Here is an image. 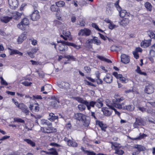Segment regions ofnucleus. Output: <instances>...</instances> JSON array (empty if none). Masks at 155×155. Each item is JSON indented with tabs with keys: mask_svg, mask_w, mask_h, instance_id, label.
<instances>
[{
	"mask_svg": "<svg viewBox=\"0 0 155 155\" xmlns=\"http://www.w3.org/2000/svg\"><path fill=\"white\" fill-rule=\"evenodd\" d=\"M119 1H117L114 3L115 7L119 12L120 16L122 18H128L130 15L129 12H127L126 10H121V8L119 5Z\"/></svg>",
	"mask_w": 155,
	"mask_h": 155,
	"instance_id": "f257e3e1",
	"label": "nucleus"
},
{
	"mask_svg": "<svg viewBox=\"0 0 155 155\" xmlns=\"http://www.w3.org/2000/svg\"><path fill=\"white\" fill-rule=\"evenodd\" d=\"M111 144V147L112 149L115 150V153L118 155H122L124 153V151L121 150L119 149L120 147L118 146V145L116 143H113L112 142H110Z\"/></svg>",
	"mask_w": 155,
	"mask_h": 155,
	"instance_id": "f03ea898",
	"label": "nucleus"
},
{
	"mask_svg": "<svg viewBox=\"0 0 155 155\" xmlns=\"http://www.w3.org/2000/svg\"><path fill=\"white\" fill-rule=\"evenodd\" d=\"M62 41L66 42V41L60 40L58 41L57 42L58 43H61V44H59V47L58 48V50L60 51H66L68 50V47L66 44L64 43Z\"/></svg>",
	"mask_w": 155,
	"mask_h": 155,
	"instance_id": "7ed1b4c3",
	"label": "nucleus"
},
{
	"mask_svg": "<svg viewBox=\"0 0 155 155\" xmlns=\"http://www.w3.org/2000/svg\"><path fill=\"white\" fill-rule=\"evenodd\" d=\"M31 19L33 21H37L40 18L39 12L37 10H34L32 13L30 15Z\"/></svg>",
	"mask_w": 155,
	"mask_h": 155,
	"instance_id": "20e7f679",
	"label": "nucleus"
},
{
	"mask_svg": "<svg viewBox=\"0 0 155 155\" xmlns=\"http://www.w3.org/2000/svg\"><path fill=\"white\" fill-rule=\"evenodd\" d=\"M8 3L10 8L12 9H15L18 6V0H8Z\"/></svg>",
	"mask_w": 155,
	"mask_h": 155,
	"instance_id": "39448f33",
	"label": "nucleus"
},
{
	"mask_svg": "<svg viewBox=\"0 0 155 155\" xmlns=\"http://www.w3.org/2000/svg\"><path fill=\"white\" fill-rule=\"evenodd\" d=\"M63 35H61L60 37L62 38L65 40L68 39L70 40L72 38L71 33L69 31H64L63 32Z\"/></svg>",
	"mask_w": 155,
	"mask_h": 155,
	"instance_id": "423d86ee",
	"label": "nucleus"
},
{
	"mask_svg": "<svg viewBox=\"0 0 155 155\" xmlns=\"http://www.w3.org/2000/svg\"><path fill=\"white\" fill-rule=\"evenodd\" d=\"M113 75L117 78L119 79L122 83H125L128 82V80L124 77L121 74H118L117 72H114Z\"/></svg>",
	"mask_w": 155,
	"mask_h": 155,
	"instance_id": "0eeeda50",
	"label": "nucleus"
},
{
	"mask_svg": "<svg viewBox=\"0 0 155 155\" xmlns=\"http://www.w3.org/2000/svg\"><path fill=\"white\" fill-rule=\"evenodd\" d=\"M144 123L143 120L140 117L136 118L135 121L133 124V126L135 128H137L139 126L143 125Z\"/></svg>",
	"mask_w": 155,
	"mask_h": 155,
	"instance_id": "6e6552de",
	"label": "nucleus"
},
{
	"mask_svg": "<svg viewBox=\"0 0 155 155\" xmlns=\"http://www.w3.org/2000/svg\"><path fill=\"white\" fill-rule=\"evenodd\" d=\"M74 118L76 120L82 121H84L86 119V116L81 113L75 114L74 115Z\"/></svg>",
	"mask_w": 155,
	"mask_h": 155,
	"instance_id": "1a4fd4ad",
	"label": "nucleus"
},
{
	"mask_svg": "<svg viewBox=\"0 0 155 155\" xmlns=\"http://www.w3.org/2000/svg\"><path fill=\"white\" fill-rule=\"evenodd\" d=\"M27 33L24 32L18 37L17 41L18 44H20L27 38Z\"/></svg>",
	"mask_w": 155,
	"mask_h": 155,
	"instance_id": "9d476101",
	"label": "nucleus"
},
{
	"mask_svg": "<svg viewBox=\"0 0 155 155\" xmlns=\"http://www.w3.org/2000/svg\"><path fill=\"white\" fill-rule=\"evenodd\" d=\"M91 33V31L89 29L85 28L80 30L78 34L79 35L88 36L90 35Z\"/></svg>",
	"mask_w": 155,
	"mask_h": 155,
	"instance_id": "9b49d317",
	"label": "nucleus"
},
{
	"mask_svg": "<svg viewBox=\"0 0 155 155\" xmlns=\"http://www.w3.org/2000/svg\"><path fill=\"white\" fill-rule=\"evenodd\" d=\"M151 41V39L144 40L141 42L140 46L143 48H147L150 45Z\"/></svg>",
	"mask_w": 155,
	"mask_h": 155,
	"instance_id": "f8f14e48",
	"label": "nucleus"
},
{
	"mask_svg": "<svg viewBox=\"0 0 155 155\" xmlns=\"http://www.w3.org/2000/svg\"><path fill=\"white\" fill-rule=\"evenodd\" d=\"M52 101L50 102L51 105L54 107H56L58 103H59V99L54 96L51 97Z\"/></svg>",
	"mask_w": 155,
	"mask_h": 155,
	"instance_id": "ddd939ff",
	"label": "nucleus"
},
{
	"mask_svg": "<svg viewBox=\"0 0 155 155\" xmlns=\"http://www.w3.org/2000/svg\"><path fill=\"white\" fill-rule=\"evenodd\" d=\"M41 129L42 130V129H43V131L45 133H51L55 132L56 131V129L52 127L51 125V126H48V127L45 129L42 127H41Z\"/></svg>",
	"mask_w": 155,
	"mask_h": 155,
	"instance_id": "4468645a",
	"label": "nucleus"
},
{
	"mask_svg": "<svg viewBox=\"0 0 155 155\" xmlns=\"http://www.w3.org/2000/svg\"><path fill=\"white\" fill-rule=\"evenodd\" d=\"M121 61L124 64H127L130 61L129 57L125 54H122L121 56Z\"/></svg>",
	"mask_w": 155,
	"mask_h": 155,
	"instance_id": "2eb2a0df",
	"label": "nucleus"
},
{
	"mask_svg": "<svg viewBox=\"0 0 155 155\" xmlns=\"http://www.w3.org/2000/svg\"><path fill=\"white\" fill-rule=\"evenodd\" d=\"M95 103V101H91L88 102L86 101L84 105L86 106L87 109L90 110L91 107H94Z\"/></svg>",
	"mask_w": 155,
	"mask_h": 155,
	"instance_id": "dca6fc26",
	"label": "nucleus"
},
{
	"mask_svg": "<svg viewBox=\"0 0 155 155\" xmlns=\"http://www.w3.org/2000/svg\"><path fill=\"white\" fill-rule=\"evenodd\" d=\"M113 77L110 74H107L104 78V80L107 83H111L113 81Z\"/></svg>",
	"mask_w": 155,
	"mask_h": 155,
	"instance_id": "f3484780",
	"label": "nucleus"
},
{
	"mask_svg": "<svg viewBox=\"0 0 155 155\" xmlns=\"http://www.w3.org/2000/svg\"><path fill=\"white\" fill-rule=\"evenodd\" d=\"M145 92L148 94H151L154 92V89L153 87L149 85L145 87Z\"/></svg>",
	"mask_w": 155,
	"mask_h": 155,
	"instance_id": "a211bd4d",
	"label": "nucleus"
},
{
	"mask_svg": "<svg viewBox=\"0 0 155 155\" xmlns=\"http://www.w3.org/2000/svg\"><path fill=\"white\" fill-rule=\"evenodd\" d=\"M113 110L111 108L105 107L103 110V112L105 116H110L111 115Z\"/></svg>",
	"mask_w": 155,
	"mask_h": 155,
	"instance_id": "6ab92c4d",
	"label": "nucleus"
},
{
	"mask_svg": "<svg viewBox=\"0 0 155 155\" xmlns=\"http://www.w3.org/2000/svg\"><path fill=\"white\" fill-rule=\"evenodd\" d=\"M38 50L37 48H35L31 49V51H28L27 54L31 58H33L34 57V54L36 53Z\"/></svg>",
	"mask_w": 155,
	"mask_h": 155,
	"instance_id": "aec40b11",
	"label": "nucleus"
},
{
	"mask_svg": "<svg viewBox=\"0 0 155 155\" xmlns=\"http://www.w3.org/2000/svg\"><path fill=\"white\" fill-rule=\"evenodd\" d=\"M58 116L55 115L54 113H51L49 114L48 117V119L50 121H53L55 120L58 119Z\"/></svg>",
	"mask_w": 155,
	"mask_h": 155,
	"instance_id": "412c9836",
	"label": "nucleus"
},
{
	"mask_svg": "<svg viewBox=\"0 0 155 155\" xmlns=\"http://www.w3.org/2000/svg\"><path fill=\"white\" fill-rule=\"evenodd\" d=\"M96 124L97 125H98L100 126L102 130L104 131H105L106 128V125L104 124L102 122L100 121L99 120H96Z\"/></svg>",
	"mask_w": 155,
	"mask_h": 155,
	"instance_id": "4be33fe9",
	"label": "nucleus"
},
{
	"mask_svg": "<svg viewBox=\"0 0 155 155\" xmlns=\"http://www.w3.org/2000/svg\"><path fill=\"white\" fill-rule=\"evenodd\" d=\"M129 20L128 18H124L120 22V25L122 26H126L129 23Z\"/></svg>",
	"mask_w": 155,
	"mask_h": 155,
	"instance_id": "5701e85b",
	"label": "nucleus"
},
{
	"mask_svg": "<svg viewBox=\"0 0 155 155\" xmlns=\"http://www.w3.org/2000/svg\"><path fill=\"white\" fill-rule=\"evenodd\" d=\"M12 18V17L2 16L1 17V21L4 23H7Z\"/></svg>",
	"mask_w": 155,
	"mask_h": 155,
	"instance_id": "b1692460",
	"label": "nucleus"
},
{
	"mask_svg": "<svg viewBox=\"0 0 155 155\" xmlns=\"http://www.w3.org/2000/svg\"><path fill=\"white\" fill-rule=\"evenodd\" d=\"M12 18L18 20L19 19L21 15V14L19 12H15L12 13Z\"/></svg>",
	"mask_w": 155,
	"mask_h": 155,
	"instance_id": "393cba45",
	"label": "nucleus"
},
{
	"mask_svg": "<svg viewBox=\"0 0 155 155\" xmlns=\"http://www.w3.org/2000/svg\"><path fill=\"white\" fill-rule=\"evenodd\" d=\"M17 26L18 28L22 31H24L26 29L28 28L29 27L26 26V25H25L23 23H21V22L19 23L17 25Z\"/></svg>",
	"mask_w": 155,
	"mask_h": 155,
	"instance_id": "a878e982",
	"label": "nucleus"
},
{
	"mask_svg": "<svg viewBox=\"0 0 155 155\" xmlns=\"http://www.w3.org/2000/svg\"><path fill=\"white\" fill-rule=\"evenodd\" d=\"M147 136V135L144 134H141L140 133L139 136L138 137L135 138H131V139L133 140H140L141 139L146 137Z\"/></svg>",
	"mask_w": 155,
	"mask_h": 155,
	"instance_id": "bb28decb",
	"label": "nucleus"
},
{
	"mask_svg": "<svg viewBox=\"0 0 155 155\" xmlns=\"http://www.w3.org/2000/svg\"><path fill=\"white\" fill-rule=\"evenodd\" d=\"M59 87L67 89L70 87V84L68 82H63L59 85Z\"/></svg>",
	"mask_w": 155,
	"mask_h": 155,
	"instance_id": "cd10ccee",
	"label": "nucleus"
},
{
	"mask_svg": "<svg viewBox=\"0 0 155 155\" xmlns=\"http://www.w3.org/2000/svg\"><path fill=\"white\" fill-rule=\"evenodd\" d=\"M41 124L43 125H47L51 126L52 125V123L50 122L48 120L42 119L41 120Z\"/></svg>",
	"mask_w": 155,
	"mask_h": 155,
	"instance_id": "c85d7f7f",
	"label": "nucleus"
},
{
	"mask_svg": "<svg viewBox=\"0 0 155 155\" xmlns=\"http://www.w3.org/2000/svg\"><path fill=\"white\" fill-rule=\"evenodd\" d=\"M58 153L56 149L51 148L48 150V155H58Z\"/></svg>",
	"mask_w": 155,
	"mask_h": 155,
	"instance_id": "c756f323",
	"label": "nucleus"
},
{
	"mask_svg": "<svg viewBox=\"0 0 155 155\" xmlns=\"http://www.w3.org/2000/svg\"><path fill=\"white\" fill-rule=\"evenodd\" d=\"M95 105L99 108L101 107L103 105L102 99H98L95 101Z\"/></svg>",
	"mask_w": 155,
	"mask_h": 155,
	"instance_id": "7c9ffc66",
	"label": "nucleus"
},
{
	"mask_svg": "<svg viewBox=\"0 0 155 155\" xmlns=\"http://www.w3.org/2000/svg\"><path fill=\"white\" fill-rule=\"evenodd\" d=\"M62 42L66 44L68 46H72L77 49H79L81 48V46L80 45H77L73 43H71L68 42L62 41Z\"/></svg>",
	"mask_w": 155,
	"mask_h": 155,
	"instance_id": "2f4dec72",
	"label": "nucleus"
},
{
	"mask_svg": "<svg viewBox=\"0 0 155 155\" xmlns=\"http://www.w3.org/2000/svg\"><path fill=\"white\" fill-rule=\"evenodd\" d=\"M24 140L32 147H35L36 145L35 142L30 139H24Z\"/></svg>",
	"mask_w": 155,
	"mask_h": 155,
	"instance_id": "473e14b6",
	"label": "nucleus"
},
{
	"mask_svg": "<svg viewBox=\"0 0 155 155\" xmlns=\"http://www.w3.org/2000/svg\"><path fill=\"white\" fill-rule=\"evenodd\" d=\"M122 49V47L120 46H117L115 45L112 46L110 48L112 51H119Z\"/></svg>",
	"mask_w": 155,
	"mask_h": 155,
	"instance_id": "72a5a7b5",
	"label": "nucleus"
},
{
	"mask_svg": "<svg viewBox=\"0 0 155 155\" xmlns=\"http://www.w3.org/2000/svg\"><path fill=\"white\" fill-rule=\"evenodd\" d=\"M93 43L97 45H100L101 44V42L100 40L98 39L97 37H94L93 38Z\"/></svg>",
	"mask_w": 155,
	"mask_h": 155,
	"instance_id": "f704fd0d",
	"label": "nucleus"
},
{
	"mask_svg": "<svg viewBox=\"0 0 155 155\" xmlns=\"http://www.w3.org/2000/svg\"><path fill=\"white\" fill-rule=\"evenodd\" d=\"M135 71L138 74H140L144 76H147V74L145 72H143L141 71L140 67L139 66H137V68L135 70Z\"/></svg>",
	"mask_w": 155,
	"mask_h": 155,
	"instance_id": "c9c22d12",
	"label": "nucleus"
},
{
	"mask_svg": "<svg viewBox=\"0 0 155 155\" xmlns=\"http://www.w3.org/2000/svg\"><path fill=\"white\" fill-rule=\"evenodd\" d=\"M135 148L137 149L138 152L143 151L144 150V147L140 145H136L134 147Z\"/></svg>",
	"mask_w": 155,
	"mask_h": 155,
	"instance_id": "e433bc0d",
	"label": "nucleus"
},
{
	"mask_svg": "<svg viewBox=\"0 0 155 155\" xmlns=\"http://www.w3.org/2000/svg\"><path fill=\"white\" fill-rule=\"evenodd\" d=\"M97 58L100 60L107 63H111V61L110 60L102 56H98Z\"/></svg>",
	"mask_w": 155,
	"mask_h": 155,
	"instance_id": "4c0bfd02",
	"label": "nucleus"
},
{
	"mask_svg": "<svg viewBox=\"0 0 155 155\" xmlns=\"http://www.w3.org/2000/svg\"><path fill=\"white\" fill-rule=\"evenodd\" d=\"M81 150L87 155H95V153L92 151H89L84 150V147H81Z\"/></svg>",
	"mask_w": 155,
	"mask_h": 155,
	"instance_id": "58836bf2",
	"label": "nucleus"
},
{
	"mask_svg": "<svg viewBox=\"0 0 155 155\" xmlns=\"http://www.w3.org/2000/svg\"><path fill=\"white\" fill-rule=\"evenodd\" d=\"M144 5L147 10L151 11L152 10V6L150 3L148 2H146Z\"/></svg>",
	"mask_w": 155,
	"mask_h": 155,
	"instance_id": "ea45409f",
	"label": "nucleus"
},
{
	"mask_svg": "<svg viewBox=\"0 0 155 155\" xmlns=\"http://www.w3.org/2000/svg\"><path fill=\"white\" fill-rule=\"evenodd\" d=\"M56 5L57 7H61L64 6L65 5V3L64 2L60 1L56 2Z\"/></svg>",
	"mask_w": 155,
	"mask_h": 155,
	"instance_id": "a19ab883",
	"label": "nucleus"
},
{
	"mask_svg": "<svg viewBox=\"0 0 155 155\" xmlns=\"http://www.w3.org/2000/svg\"><path fill=\"white\" fill-rule=\"evenodd\" d=\"M21 23H23L25 25H26V26L29 27V22L28 18H24L21 21Z\"/></svg>",
	"mask_w": 155,
	"mask_h": 155,
	"instance_id": "79ce46f5",
	"label": "nucleus"
},
{
	"mask_svg": "<svg viewBox=\"0 0 155 155\" xmlns=\"http://www.w3.org/2000/svg\"><path fill=\"white\" fill-rule=\"evenodd\" d=\"M105 103L106 105L109 108H111L112 109L114 107V104L111 103L109 99H106L105 101Z\"/></svg>",
	"mask_w": 155,
	"mask_h": 155,
	"instance_id": "37998d69",
	"label": "nucleus"
},
{
	"mask_svg": "<svg viewBox=\"0 0 155 155\" xmlns=\"http://www.w3.org/2000/svg\"><path fill=\"white\" fill-rule=\"evenodd\" d=\"M14 54H18L20 56H22L23 55V53L18 50H13L12 51L10 54L13 55Z\"/></svg>",
	"mask_w": 155,
	"mask_h": 155,
	"instance_id": "c03bdc74",
	"label": "nucleus"
},
{
	"mask_svg": "<svg viewBox=\"0 0 155 155\" xmlns=\"http://www.w3.org/2000/svg\"><path fill=\"white\" fill-rule=\"evenodd\" d=\"M13 122L24 123L25 121L23 120L21 118L17 117H15L14 118Z\"/></svg>",
	"mask_w": 155,
	"mask_h": 155,
	"instance_id": "a18cd8bd",
	"label": "nucleus"
},
{
	"mask_svg": "<svg viewBox=\"0 0 155 155\" xmlns=\"http://www.w3.org/2000/svg\"><path fill=\"white\" fill-rule=\"evenodd\" d=\"M75 100L77 101L78 102L80 103L81 104H85V102L86 100H84L82 98L80 97H76L75 98Z\"/></svg>",
	"mask_w": 155,
	"mask_h": 155,
	"instance_id": "49530a36",
	"label": "nucleus"
},
{
	"mask_svg": "<svg viewBox=\"0 0 155 155\" xmlns=\"http://www.w3.org/2000/svg\"><path fill=\"white\" fill-rule=\"evenodd\" d=\"M68 145L69 146L76 147L78 146V144L76 142L70 140Z\"/></svg>",
	"mask_w": 155,
	"mask_h": 155,
	"instance_id": "de8ad7c7",
	"label": "nucleus"
},
{
	"mask_svg": "<svg viewBox=\"0 0 155 155\" xmlns=\"http://www.w3.org/2000/svg\"><path fill=\"white\" fill-rule=\"evenodd\" d=\"M146 112L147 113L151 114L152 115L155 114V110L151 108H149L147 110H146Z\"/></svg>",
	"mask_w": 155,
	"mask_h": 155,
	"instance_id": "09e8293b",
	"label": "nucleus"
},
{
	"mask_svg": "<svg viewBox=\"0 0 155 155\" xmlns=\"http://www.w3.org/2000/svg\"><path fill=\"white\" fill-rule=\"evenodd\" d=\"M125 109L130 111H133L134 109V107L131 105L126 106L125 107Z\"/></svg>",
	"mask_w": 155,
	"mask_h": 155,
	"instance_id": "8fccbe9b",
	"label": "nucleus"
},
{
	"mask_svg": "<svg viewBox=\"0 0 155 155\" xmlns=\"http://www.w3.org/2000/svg\"><path fill=\"white\" fill-rule=\"evenodd\" d=\"M78 107L79 110L81 111L84 110L86 108L85 106L82 104H79Z\"/></svg>",
	"mask_w": 155,
	"mask_h": 155,
	"instance_id": "3c124183",
	"label": "nucleus"
},
{
	"mask_svg": "<svg viewBox=\"0 0 155 155\" xmlns=\"http://www.w3.org/2000/svg\"><path fill=\"white\" fill-rule=\"evenodd\" d=\"M27 107V106L24 104L20 103V105H19L18 108L20 109L22 111L23 110H24V109H25V108Z\"/></svg>",
	"mask_w": 155,
	"mask_h": 155,
	"instance_id": "603ef678",
	"label": "nucleus"
},
{
	"mask_svg": "<svg viewBox=\"0 0 155 155\" xmlns=\"http://www.w3.org/2000/svg\"><path fill=\"white\" fill-rule=\"evenodd\" d=\"M0 79H1V83L2 84L5 86L7 85L8 84L7 82L2 77H0Z\"/></svg>",
	"mask_w": 155,
	"mask_h": 155,
	"instance_id": "864d4df0",
	"label": "nucleus"
},
{
	"mask_svg": "<svg viewBox=\"0 0 155 155\" xmlns=\"http://www.w3.org/2000/svg\"><path fill=\"white\" fill-rule=\"evenodd\" d=\"M92 26L93 27L95 28L96 30L99 31H103L99 28L97 25L95 23H92Z\"/></svg>",
	"mask_w": 155,
	"mask_h": 155,
	"instance_id": "5fc2aeb1",
	"label": "nucleus"
},
{
	"mask_svg": "<svg viewBox=\"0 0 155 155\" xmlns=\"http://www.w3.org/2000/svg\"><path fill=\"white\" fill-rule=\"evenodd\" d=\"M137 107L138 110H139L140 111L143 113L146 111V109L143 107H141L139 106H137Z\"/></svg>",
	"mask_w": 155,
	"mask_h": 155,
	"instance_id": "6e6d98bb",
	"label": "nucleus"
},
{
	"mask_svg": "<svg viewBox=\"0 0 155 155\" xmlns=\"http://www.w3.org/2000/svg\"><path fill=\"white\" fill-rule=\"evenodd\" d=\"M117 27V26L111 23L108 25V28L109 29L112 30Z\"/></svg>",
	"mask_w": 155,
	"mask_h": 155,
	"instance_id": "4d7b16f0",
	"label": "nucleus"
},
{
	"mask_svg": "<svg viewBox=\"0 0 155 155\" xmlns=\"http://www.w3.org/2000/svg\"><path fill=\"white\" fill-rule=\"evenodd\" d=\"M52 87L49 84H48L45 85V86L42 87L41 88V91H43L45 90V88L46 89L47 88H51Z\"/></svg>",
	"mask_w": 155,
	"mask_h": 155,
	"instance_id": "13d9d810",
	"label": "nucleus"
},
{
	"mask_svg": "<svg viewBox=\"0 0 155 155\" xmlns=\"http://www.w3.org/2000/svg\"><path fill=\"white\" fill-rule=\"evenodd\" d=\"M22 84L26 86H29L32 84L31 82H29L28 81H25L22 82Z\"/></svg>",
	"mask_w": 155,
	"mask_h": 155,
	"instance_id": "bf43d9fd",
	"label": "nucleus"
},
{
	"mask_svg": "<svg viewBox=\"0 0 155 155\" xmlns=\"http://www.w3.org/2000/svg\"><path fill=\"white\" fill-rule=\"evenodd\" d=\"M57 6L53 5L50 7L51 11L52 12H56L57 10Z\"/></svg>",
	"mask_w": 155,
	"mask_h": 155,
	"instance_id": "052dcab7",
	"label": "nucleus"
},
{
	"mask_svg": "<svg viewBox=\"0 0 155 155\" xmlns=\"http://www.w3.org/2000/svg\"><path fill=\"white\" fill-rule=\"evenodd\" d=\"M53 25L55 26H56L57 25H59L61 24V22L60 21H59L58 20H54L53 21Z\"/></svg>",
	"mask_w": 155,
	"mask_h": 155,
	"instance_id": "680f3d73",
	"label": "nucleus"
},
{
	"mask_svg": "<svg viewBox=\"0 0 155 155\" xmlns=\"http://www.w3.org/2000/svg\"><path fill=\"white\" fill-rule=\"evenodd\" d=\"M84 69L87 73H90L91 71V69L89 67L85 66L84 68Z\"/></svg>",
	"mask_w": 155,
	"mask_h": 155,
	"instance_id": "e2e57ef3",
	"label": "nucleus"
},
{
	"mask_svg": "<svg viewBox=\"0 0 155 155\" xmlns=\"http://www.w3.org/2000/svg\"><path fill=\"white\" fill-rule=\"evenodd\" d=\"M33 97L34 99H42V97L41 95H35L33 96Z\"/></svg>",
	"mask_w": 155,
	"mask_h": 155,
	"instance_id": "0e129e2a",
	"label": "nucleus"
},
{
	"mask_svg": "<svg viewBox=\"0 0 155 155\" xmlns=\"http://www.w3.org/2000/svg\"><path fill=\"white\" fill-rule=\"evenodd\" d=\"M22 111L26 115H27L29 114V110H28L27 107L25 108V109L22 110Z\"/></svg>",
	"mask_w": 155,
	"mask_h": 155,
	"instance_id": "69168bd1",
	"label": "nucleus"
},
{
	"mask_svg": "<svg viewBox=\"0 0 155 155\" xmlns=\"http://www.w3.org/2000/svg\"><path fill=\"white\" fill-rule=\"evenodd\" d=\"M148 35L151 38H153L155 36V35L152 31H150L148 32Z\"/></svg>",
	"mask_w": 155,
	"mask_h": 155,
	"instance_id": "338daca9",
	"label": "nucleus"
},
{
	"mask_svg": "<svg viewBox=\"0 0 155 155\" xmlns=\"http://www.w3.org/2000/svg\"><path fill=\"white\" fill-rule=\"evenodd\" d=\"M150 55L151 57L155 56V51L153 49L150 50Z\"/></svg>",
	"mask_w": 155,
	"mask_h": 155,
	"instance_id": "774afa93",
	"label": "nucleus"
}]
</instances>
